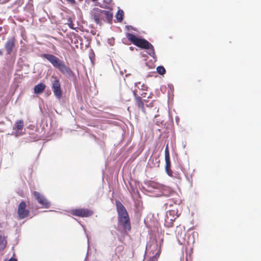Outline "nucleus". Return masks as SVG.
<instances>
[{"label": "nucleus", "instance_id": "1", "mask_svg": "<svg viewBox=\"0 0 261 261\" xmlns=\"http://www.w3.org/2000/svg\"><path fill=\"white\" fill-rule=\"evenodd\" d=\"M41 57L47 60L52 65L57 69L61 73L70 76L73 75V71L67 66L63 61L60 60L57 57L48 54L41 55Z\"/></svg>", "mask_w": 261, "mask_h": 261}, {"label": "nucleus", "instance_id": "2", "mask_svg": "<svg viewBox=\"0 0 261 261\" xmlns=\"http://www.w3.org/2000/svg\"><path fill=\"white\" fill-rule=\"evenodd\" d=\"M116 210L118 213V221L125 231H130L131 224L128 214L122 203L119 200L116 201Z\"/></svg>", "mask_w": 261, "mask_h": 261}, {"label": "nucleus", "instance_id": "3", "mask_svg": "<svg viewBox=\"0 0 261 261\" xmlns=\"http://www.w3.org/2000/svg\"><path fill=\"white\" fill-rule=\"evenodd\" d=\"M90 14L95 22L99 25H101L102 21H105L111 23L113 17L112 10L107 11L98 8H93L91 10Z\"/></svg>", "mask_w": 261, "mask_h": 261}, {"label": "nucleus", "instance_id": "4", "mask_svg": "<svg viewBox=\"0 0 261 261\" xmlns=\"http://www.w3.org/2000/svg\"><path fill=\"white\" fill-rule=\"evenodd\" d=\"M133 95L135 97L136 104L137 107L140 109L143 113H145V109L144 107V103L147 107H153V101H152L148 103V100L147 98H151L152 94L151 93L147 92H140L137 89H135L133 91Z\"/></svg>", "mask_w": 261, "mask_h": 261}, {"label": "nucleus", "instance_id": "5", "mask_svg": "<svg viewBox=\"0 0 261 261\" xmlns=\"http://www.w3.org/2000/svg\"><path fill=\"white\" fill-rule=\"evenodd\" d=\"M127 39L136 46L143 48L148 49V54L151 57L154 58L155 52L153 45L147 40L143 38H140L133 34L127 33L126 35Z\"/></svg>", "mask_w": 261, "mask_h": 261}, {"label": "nucleus", "instance_id": "6", "mask_svg": "<svg viewBox=\"0 0 261 261\" xmlns=\"http://www.w3.org/2000/svg\"><path fill=\"white\" fill-rule=\"evenodd\" d=\"M163 194L166 196H172V197L168 199L166 202L165 203V206L166 208L168 207H171L173 206L174 204L179 205L181 202V199L179 195H178L175 192L172 191L169 188H166L164 189L163 192Z\"/></svg>", "mask_w": 261, "mask_h": 261}, {"label": "nucleus", "instance_id": "7", "mask_svg": "<svg viewBox=\"0 0 261 261\" xmlns=\"http://www.w3.org/2000/svg\"><path fill=\"white\" fill-rule=\"evenodd\" d=\"M16 41L14 38L8 39L4 45L7 59L14 61L15 59Z\"/></svg>", "mask_w": 261, "mask_h": 261}, {"label": "nucleus", "instance_id": "8", "mask_svg": "<svg viewBox=\"0 0 261 261\" xmlns=\"http://www.w3.org/2000/svg\"><path fill=\"white\" fill-rule=\"evenodd\" d=\"M51 77L54 79L51 83V89L56 98L60 99L62 96L60 82L56 76H53Z\"/></svg>", "mask_w": 261, "mask_h": 261}, {"label": "nucleus", "instance_id": "9", "mask_svg": "<svg viewBox=\"0 0 261 261\" xmlns=\"http://www.w3.org/2000/svg\"><path fill=\"white\" fill-rule=\"evenodd\" d=\"M93 211L87 208H76L71 210V214L75 216L80 217H89L93 214Z\"/></svg>", "mask_w": 261, "mask_h": 261}, {"label": "nucleus", "instance_id": "10", "mask_svg": "<svg viewBox=\"0 0 261 261\" xmlns=\"http://www.w3.org/2000/svg\"><path fill=\"white\" fill-rule=\"evenodd\" d=\"M17 214L20 219L28 217L30 214V211L27 208L25 202L22 201L18 205Z\"/></svg>", "mask_w": 261, "mask_h": 261}, {"label": "nucleus", "instance_id": "11", "mask_svg": "<svg viewBox=\"0 0 261 261\" xmlns=\"http://www.w3.org/2000/svg\"><path fill=\"white\" fill-rule=\"evenodd\" d=\"M33 194L38 203L42 205V208H48L50 207V202L39 192L34 191Z\"/></svg>", "mask_w": 261, "mask_h": 261}, {"label": "nucleus", "instance_id": "12", "mask_svg": "<svg viewBox=\"0 0 261 261\" xmlns=\"http://www.w3.org/2000/svg\"><path fill=\"white\" fill-rule=\"evenodd\" d=\"M24 127V122L22 120H18L16 121L15 126L13 127V135L16 136H19L22 135L23 133L22 130Z\"/></svg>", "mask_w": 261, "mask_h": 261}, {"label": "nucleus", "instance_id": "13", "mask_svg": "<svg viewBox=\"0 0 261 261\" xmlns=\"http://www.w3.org/2000/svg\"><path fill=\"white\" fill-rule=\"evenodd\" d=\"M45 85L41 83L37 85H36L34 87V93L35 94H40L42 93L45 89Z\"/></svg>", "mask_w": 261, "mask_h": 261}, {"label": "nucleus", "instance_id": "14", "mask_svg": "<svg viewBox=\"0 0 261 261\" xmlns=\"http://www.w3.org/2000/svg\"><path fill=\"white\" fill-rule=\"evenodd\" d=\"M166 165L165 169L167 173L170 176H172V171L171 169V162L170 160H165Z\"/></svg>", "mask_w": 261, "mask_h": 261}, {"label": "nucleus", "instance_id": "15", "mask_svg": "<svg viewBox=\"0 0 261 261\" xmlns=\"http://www.w3.org/2000/svg\"><path fill=\"white\" fill-rule=\"evenodd\" d=\"M135 89H137L139 91H147L148 88L147 86L144 84L141 83L140 82H137L135 84Z\"/></svg>", "mask_w": 261, "mask_h": 261}, {"label": "nucleus", "instance_id": "16", "mask_svg": "<svg viewBox=\"0 0 261 261\" xmlns=\"http://www.w3.org/2000/svg\"><path fill=\"white\" fill-rule=\"evenodd\" d=\"M7 240L4 236L0 235V250H3L6 247Z\"/></svg>", "mask_w": 261, "mask_h": 261}, {"label": "nucleus", "instance_id": "17", "mask_svg": "<svg viewBox=\"0 0 261 261\" xmlns=\"http://www.w3.org/2000/svg\"><path fill=\"white\" fill-rule=\"evenodd\" d=\"M123 11L122 10H119L116 14V19L118 22H121L123 20Z\"/></svg>", "mask_w": 261, "mask_h": 261}, {"label": "nucleus", "instance_id": "18", "mask_svg": "<svg viewBox=\"0 0 261 261\" xmlns=\"http://www.w3.org/2000/svg\"><path fill=\"white\" fill-rule=\"evenodd\" d=\"M157 72L161 75H164L166 73L165 68L162 66H159L156 68Z\"/></svg>", "mask_w": 261, "mask_h": 261}, {"label": "nucleus", "instance_id": "19", "mask_svg": "<svg viewBox=\"0 0 261 261\" xmlns=\"http://www.w3.org/2000/svg\"><path fill=\"white\" fill-rule=\"evenodd\" d=\"M165 160H170V153L168 145H167L165 150Z\"/></svg>", "mask_w": 261, "mask_h": 261}, {"label": "nucleus", "instance_id": "20", "mask_svg": "<svg viewBox=\"0 0 261 261\" xmlns=\"http://www.w3.org/2000/svg\"><path fill=\"white\" fill-rule=\"evenodd\" d=\"M68 3L71 4L72 5H74L76 4V2L75 0H66Z\"/></svg>", "mask_w": 261, "mask_h": 261}, {"label": "nucleus", "instance_id": "21", "mask_svg": "<svg viewBox=\"0 0 261 261\" xmlns=\"http://www.w3.org/2000/svg\"><path fill=\"white\" fill-rule=\"evenodd\" d=\"M8 261H17V260L16 258L12 257Z\"/></svg>", "mask_w": 261, "mask_h": 261}, {"label": "nucleus", "instance_id": "22", "mask_svg": "<svg viewBox=\"0 0 261 261\" xmlns=\"http://www.w3.org/2000/svg\"><path fill=\"white\" fill-rule=\"evenodd\" d=\"M0 55L1 56L3 55V52L1 50H0Z\"/></svg>", "mask_w": 261, "mask_h": 261}, {"label": "nucleus", "instance_id": "23", "mask_svg": "<svg viewBox=\"0 0 261 261\" xmlns=\"http://www.w3.org/2000/svg\"><path fill=\"white\" fill-rule=\"evenodd\" d=\"M159 164H160V161L159 160L158 161V165H157V166L159 167Z\"/></svg>", "mask_w": 261, "mask_h": 261}, {"label": "nucleus", "instance_id": "24", "mask_svg": "<svg viewBox=\"0 0 261 261\" xmlns=\"http://www.w3.org/2000/svg\"><path fill=\"white\" fill-rule=\"evenodd\" d=\"M148 261H153V259H152V258L150 259Z\"/></svg>", "mask_w": 261, "mask_h": 261}, {"label": "nucleus", "instance_id": "25", "mask_svg": "<svg viewBox=\"0 0 261 261\" xmlns=\"http://www.w3.org/2000/svg\"><path fill=\"white\" fill-rule=\"evenodd\" d=\"M2 30V28L0 27V31Z\"/></svg>", "mask_w": 261, "mask_h": 261}, {"label": "nucleus", "instance_id": "26", "mask_svg": "<svg viewBox=\"0 0 261 261\" xmlns=\"http://www.w3.org/2000/svg\"><path fill=\"white\" fill-rule=\"evenodd\" d=\"M5 2H8L9 0H4Z\"/></svg>", "mask_w": 261, "mask_h": 261}, {"label": "nucleus", "instance_id": "27", "mask_svg": "<svg viewBox=\"0 0 261 261\" xmlns=\"http://www.w3.org/2000/svg\"><path fill=\"white\" fill-rule=\"evenodd\" d=\"M93 2L97 1V0H92Z\"/></svg>", "mask_w": 261, "mask_h": 261}]
</instances>
